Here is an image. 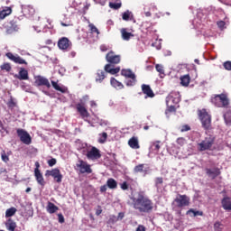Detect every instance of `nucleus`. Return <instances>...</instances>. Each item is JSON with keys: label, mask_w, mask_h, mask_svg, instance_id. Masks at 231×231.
Returning a JSON list of instances; mask_svg holds the SVG:
<instances>
[{"label": "nucleus", "mask_w": 231, "mask_h": 231, "mask_svg": "<svg viewBox=\"0 0 231 231\" xmlns=\"http://www.w3.org/2000/svg\"><path fill=\"white\" fill-rule=\"evenodd\" d=\"M132 201L133 208L140 214H151L154 210V202L149 199L145 191H138L137 196L132 198Z\"/></svg>", "instance_id": "f257e3e1"}, {"label": "nucleus", "mask_w": 231, "mask_h": 231, "mask_svg": "<svg viewBox=\"0 0 231 231\" xmlns=\"http://www.w3.org/2000/svg\"><path fill=\"white\" fill-rule=\"evenodd\" d=\"M207 136L204 138V140L201 141L198 144L199 151H211L212 146L214 143H216V135L213 134H208V132H206Z\"/></svg>", "instance_id": "f03ea898"}, {"label": "nucleus", "mask_w": 231, "mask_h": 231, "mask_svg": "<svg viewBox=\"0 0 231 231\" xmlns=\"http://www.w3.org/2000/svg\"><path fill=\"white\" fill-rule=\"evenodd\" d=\"M198 115L201 122L202 127L206 131H210V129H212V116L209 115L205 108L199 110Z\"/></svg>", "instance_id": "7ed1b4c3"}, {"label": "nucleus", "mask_w": 231, "mask_h": 231, "mask_svg": "<svg viewBox=\"0 0 231 231\" xmlns=\"http://www.w3.org/2000/svg\"><path fill=\"white\" fill-rule=\"evenodd\" d=\"M212 104L216 106V107H228L230 106V99H228V96L226 94H219L211 98Z\"/></svg>", "instance_id": "20e7f679"}, {"label": "nucleus", "mask_w": 231, "mask_h": 231, "mask_svg": "<svg viewBox=\"0 0 231 231\" xmlns=\"http://www.w3.org/2000/svg\"><path fill=\"white\" fill-rule=\"evenodd\" d=\"M189 205H190V198L187 195L179 194L172 202L173 208H183Z\"/></svg>", "instance_id": "39448f33"}, {"label": "nucleus", "mask_w": 231, "mask_h": 231, "mask_svg": "<svg viewBox=\"0 0 231 231\" xmlns=\"http://www.w3.org/2000/svg\"><path fill=\"white\" fill-rule=\"evenodd\" d=\"M45 176L46 178H50V176H51L56 183H62V173H60V170H59V168L47 170L45 171Z\"/></svg>", "instance_id": "423d86ee"}, {"label": "nucleus", "mask_w": 231, "mask_h": 231, "mask_svg": "<svg viewBox=\"0 0 231 231\" xmlns=\"http://www.w3.org/2000/svg\"><path fill=\"white\" fill-rule=\"evenodd\" d=\"M16 133L23 143L25 145H30V143H32V136L28 132H26V130L19 128L16 130Z\"/></svg>", "instance_id": "0eeeda50"}, {"label": "nucleus", "mask_w": 231, "mask_h": 231, "mask_svg": "<svg viewBox=\"0 0 231 231\" xmlns=\"http://www.w3.org/2000/svg\"><path fill=\"white\" fill-rule=\"evenodd\" d=\"M73 43L67 37H62L58 41V48L62 51H69Z\"/></svg>", "instance_id": "6e6552de"}, {"label": "nucleus", "mask_w": 231, "mask_h": 231, "mask_svg": "<svg viewBox=\"0 0 231 231\" xmlns=\"http://www.w3.org/2000/svg\"><path fill=\"white\" fill-rule=\"evenodd\" d=\"M76 167L79 169V172L81 174H91L93 170H91V165L88 164V162H84L83 160H79L76 164Z\"/></svg>", "instance_id": "1a4fd4ad"}, {"label": "nucleus", "mask_w": 231, "mask_h": 231, "mask_svg": "<svg viewBox=\"0 0 231 231\" xmlns=\"http://www.w3.org/2000/svg\"><path fill=\"white\" fill-rule=\"evenodd\" d=\"M4 28H5V32L8 35H12V33H15V32H19V25H17V22L10 21L4 24Z\"/></svg>", "instance_id": "9d476101"}, {"label": "nucleus", "mask_w": 231, "mask_h": 231, "mask_svg": "<svg viewBox=\"0 0 231 231\" xmlns=\"http://www.w3.org/2000/svg\"><path fill=\"white\" fill-rule=\"evenodd\" d=\"M86 156L88 160H100L102 158V153L100 150L95 146H92L88 152H87Z\"/></svg>", "instance_id": "9b49d317"}, {"label": "nucleus", "mask_w": 231, "mask_h": 231, "mask_svg": "<svg viewBox=\"0 0 231 231\" xmlns=\"http://www.w3.org/2000/svg\"><path fill=\"white\" fill-rule=\"evenodd\" d=\"M106 60L108 64H120V60H122V57L120 55H116L115 51H110L106 55Z\"/></svg>", "instance_id": "f8f14e48"}, {"label": "nucleus", "mask_w": 231, "mask_h": 231, "mask_svg": "<svg viewBox=\"0 0 231 231\" xmlns=\"http://www.w3.org/2000/svg\"><path fill=\"white\" fill-rule=\"evenodd\" d=\"M5 57H7L9 60L14 62V64H24V66H28V61L21 58V56H19L18 54L14 55V53L12 52H7L5 53Z\"/></svg>", "instance_id": "ddd939ff"}, {"label": "nucleus", "mask_w": 231, "mask_h": 231, "mask_svg": "<svg viewBox=\"0 0 231 231\" xmlns=\"http://www.w3.org/2000/svg\"><path fill=\"white\" fill-rule=\"evenodd\" d=\"M76 109L83 120L89 118V112H88V109L86 108V103L81 102L76 104Z\"/></svg>", "instance_id": "4468645a"}, {"label": "nucleus", "mask_w": 231, "mask_h": 231, "mask_svg": "<svg viewBox=\"0 0 231 231\" xmlns=\"http://www.w3.org/2000/svg\"><path fill=\"white\" fill-rule=\"evenodd\" d=\"M35 86H45L46 88H51V85L50 84V80L48 79L42 77V76H37L35 77V81H34Z\"/></svg>", "instance_id": "2eb2a0df"}, {"label": "nucleus", "mask_w": 231, "mask_h": 231, "mask_svg": "<svg viewBox=\"0 0 231 231\" xmlns=\"http://www.w3.org/2000/svg\"><path fill=\"white\" fill-rule=\"evenodd\" d=\"M206 174H208L209 178H212V180H216L217 176L221 174V170H219V168H206Z\"/></svg>", "instance_id": "dca6fc26"}, {"label": "nucleus", "mask_w": 231, "mask_h": 231, "mask_svg": "<svg viewBox=\"0 0 231 231\" xmlns=\"http://www.w3.org/2000/svg\"><path fill=\"white\" fill-rule=\"evenodd\" d=\"M14 79H18V80H28L30 79L28 70L24 68H21L18 74L14 75Z\"/></svg>", "instance_id": "f3484780"}, {"label": "nucleus", "mask_w": 231, "mask_h": 231, "mask_svg": "<svg viewBox=\"0 0 231 231\" xmlns=\"http://www.w3.org/2000/svg\"><path fill=\"white\" fill-rule=\"evenodd\" d=\"M141 88L143 95H146L149 98H154V92L151 88V86L143 84Z\"/></svg>", "instance_id": "a211bd4d"}, {"label": "nucleus", "mask_w": 231, "mask_h": 231, "mask_svg": "<svg viewBox=\"0 0 231 231\" xmlns=\"http://www.w3.org/2000/svg\"><path fill=\"white\" fill-rule=\"evenodd\" d=\"M149 167L145 168V164H138L134 168V174L143 172L144 176H147V174H149Z\"/></svg>", "instance_id": "6ab92c4d"}, {"label": "nucleus", "mask_w": 231, "mask_h": 231, "mask_svg": "<svg viewBox=\"0 0 231 231\" xmlns=\"http://www.w3.org/2000/svg\"><path fill=\"white\" fill-rule=\"evenodd\" d=\"M22 12H23V15L30 17V16L35 14V8H33V6H32V5H25L22 8Z\"/></svg>", "instance_id": "aec40b11"}, {"label": "nucleus", "mask_w": 231, "mask_h": 231, "mask_svg": "<svg viewBox=\"0 0 231 231\" xmlns=\"http://www.w3.org/2000/svg\"><path fill=\"white\" fill-rule=\"evenodd\" d=\"M34 176L36 178L38 185H41V187H44V185H46V181L44 180V177L42 176V173L41 171H38L36 170V172H34Z\"/></svg>", "instance_id": "412c9836"}, {"label": "nucleus", "mask_w": 231, "mask_h": 231, "mask_svg": "<svg viewBox=\"0 0 231 231\" xmlns=\"http://www.w3.org/2000/svg\"><path fill=\"white\" fill-rule=\"evenodd\" d=\"M5 227L8 231H15V228H17V223H15L14 219L8 218L5 222Z\"/></svg>", "instance_id": "4be33fe9"}, {"label": "nucleus", "mask_w": 231, "mask_h": 231, "mask_svg": "<svg viewBox=\"0 0 231 231\" xmlns=\"http://www.w3.org/2000/svg\"><path fill=\"white\" fill-rule=\"evenodd\" d=\"M128 145L131 147V149H139L140 143H138V137L133 136L128 141Z\"/></svg>", "instance_id": "5701e85b"}, {"label": "nucleus", "mask_w": 231, "mask_h": 231, "mask_svg": "<svg viewBox=\"0 0 231 231\" xmlns=\"http://www.w3.org/2000/svg\"><path fill=\"white\" fill-rule=\"evenodd\" d=\"M222 208L224 210H231V198L230 197H225L222 201Z\"/></svg>", "instance_id": "b1692460"}, {"label": "nucleus", "mask_w": 231, "mask_h": 231, "mask_svg": "<svg viewBox=\"0 0 231 231\" xmlns=\"http://www.w3.org/2000/svg\"><path fill=\"white\" fill-rule=\"evenodd\" d=\"M121 37H122L123 41H130L131 37H134V34H133L132 32H128L127 29L122 28L121 29Z\"/></svg>", "instance_id": "393cba45"}, {"label": "nucleus", "mask_w": 231, "mask_h": 231, "mask_svg": "<svg viewBox=\"0 0 231 231\" xmlns=\"http://www.w3.org/2000/svg\"><path fill=\"white\" fill-rule=\"evenodd\" d=\"M46 210L49 214H55L59 210V207L55 206L53 202H48Z\"/></svg>", "instance_id": "a878e982"}, {"label": "nucleus", "mask_w": 231, "mask_h": 231, "mask_svg": "<svg viewBox=\"0 0 231 231\" xmlns=\"http://www.w3.org/2000/svg\"><path fill=\"white\" fill-rule=\"evenodd\" d=\"M227 24H230V21L228 20V17H225L224 21L217 22V25L218 26L219 30H226Z\"/></svg>", "instance_id": "bb28decb"}, {"label": "nucleus", "mask_w": 231, "mask_h": 231, "mask_svg": "<svg viewBox=\"0 0 231 231\" xmlns=\"http://www.w3.org/2000/svg\"><path fill=\"white\" fill-rule=\"evenodd\" d=\"M110 84L113 88H116V89H124V85L122 82L116 80L115 78H111Z\"/></svg>", "instance_id": "cd10ccee"}, {"label": "nucleus", "mask_w": 231, "mask_h": 231, "mask_svg": "<svg viewBox=\"0 0 231 231\" xmlns=\"http://www.w3.org/2000/svg\"><path fill=\"white\" fill-rule=\"evenodd\" d=\"M12 14V7H5L4 10L0 11V21H3L5 17H8Z\"/></svg>", "instance_id": "c85d7f7f"}, {"label": "nucleus", "mask_w": 231, "mask_h": 231, "mask_svg": "<svg viewBox=\"0 0 231 231\" xmlns=\"http://www.w3.org/2000/svg\"><path fill=\"white\" fill-rule=\"evenodd\" d=\"M121 75L123 77H125L126 79H134V77H136V75L133 72L132 69H122Z\"/></svg>", "instance_id": "c756f323"}, {"label": "nucleus", "mask_w": 231, "mask_h": 231, "mask_svg": "<svg viewBox=\"0 0 231 231\" xmlns=\"http://www.w3.org/2000/svg\"><path fill=\"white\" fill-rule=\"evenodd\" d=\"M180 84L187 88L190 84V76L189 74H186L184 76L180 77Z\"/></svg>", "instance_id": "7c9ffc66"}, {"label": "nucleus", "mask_w": 231, "mask_h": 231, "mask_svg": "<svg viewBox=\"0 0 231 231\" xmlns=\"http://www.w3.org/2000/svg\"><path fill=\"white\" fill-rule=\"evenodd\" d=\"M106 187H108V189H116L118 182H116L115 179L110 178L106 180Z\"/></svg>", "instance_id": "2f4dec72"}, {"label": "nucleus", "mask_w": 231, "mask_h": 231, "mask_svg": "<svg viewBox=\"0 0 231 231\" xmlns=\"http://www.w3.org/2000/svg\"><path fill=\"white\" fill-rule=\"evenodd\" d=\"M17 213V208L12 207L5 211V217H13Z\"/></svg>", "instance_id": "473e14b6"}, {"label": "nucleus", "mask_w": 231, "mask_h": 231, "mask_svg": "<svg viewBox=\"0 0 231 231\" xmlns=\"http://www.w3.org/2000/svg\"><path fill=\"white\" fill-rule=\"evenodd\" d=\"M106 79V72L104 70H97L96 76V82H102Z\"/></svg>", "instance_id": "72a5a7b5"}, {"label": "nucleus", "mask_w": 231, "mask_h": 231, "mask_svg": "<svg viewBox=\"0 0 231 231\" xmlns=\"http://www.w3.org/2000/svg\"><path fill=\"white\" fill-rule=\"evenodd\" d=\"M187 216H191L193 217H196L197 216H203V211H196L194 208H190L187 211Z\"/></svg>", "instance_id": "f704fd0d"}, {"label": "nucleus", "mask_w": 231, "mask_h": 231, "mask_svg": "<svg viewBox=\"0 0 231 231\" xmlns=\"http://www.w3.org/2000/svg\"><path fill=\"white\" fill-rule=\"evenodd\" d=\"M0 69H2V71L10 72L12 71V65L8 62H5L0 66Z\"/></svg>", "instance_id": "c9c22d12"}, {"label": "nucleus", "mask_w": 231, "mask_h": 231, "mask_svg": "<svg viewBox=\"0 0 231 231\" xmlns=\"http://www.w3.org/2000/svg\"><path fill=\"white\" fill-rule=\"evenodd\" d=\"M99 138L97 140L98 143H106L107 141V133L103 132L101 134H99Z\"/></svg>", "instance_id": "e433bc0d"}, {"label": "nucleus", "mask_w": 231, "mask_h": 231, "mask_svg": "<svg viewBox=\"0 0 231 231\" xmlns=\"http://www.w3.org/2000/svg\"><path fill=\"white\" fill-rule=\"evenodd\" d=\"M52 87L56 91H60V93H66V88H62L59 84L55 81H51Z\"/></svg>", "instance_id": "4c0bfd02"}, {"label": "nucleus", "mask_w": 231, "mask_h": 231, "mask_svg": "<svg viewBox=\"0 0 231 231\" xmlns=\"http://www.w3.org/2000/svg\"><path fill=\"white\" fill-rule=\"evenodd\" d=\"M170 102H173V104H180V97L174 98L172 96H169L166 100L167 106H169Z\"/></svg>", "instance_id": "58836bf2"}, {"label": "nucleus", "mask_w": 231, "mask_h": 231, "mask_svg": "<svg viewBox=\"0 0 231 231\" xmlns=\"http://www.w3.org/2000/svg\"><path fill=\"white\" fill-rule=\"evenodd\" d=\"M130 79H127L125 81V85L127 87H133L136 85V76H134V78H129Z\"/></svg>", "instance_id": "ea45409f"}, {"label": "nucleus", "mask_w": 231, "mask_h": 231, "mask_svg": "<svg viewBox=\"0 0 231 231\" xmlns=\"http://www.w3.org/2000/svg\"><path fill=\"white\" fill-rule=\"evenodd\" d=\"M160 143H162V142H160V141L153 142L152 144V151H156V152H158V151H160V149L162 147L160 145Z\"/></svg>", "instance_id": "a19ab883"}, {"label": "nucleus", "mask_w": 231, "mask_h": 231, "mask_svg": "<svg viewBox=\"0 0 231 231\" xmlns=\"http://www.w3.org/2000/svg\"><path fill=\"white\" fill-rule=\"evenodd\" d=\"M0 133L2 136H6V134H8V129L5 127V125L2 121H0Z\"/></svg>", "instance_id": "79ce46f5"}, {"label": "nucleus", "mask_w": 231, "mask_h": 231, "mask_svg": "<svg viewBox=\"0 0 231 231\" xmlns=\"http://www.w3.org/2000/svg\"><path fill=\"white\" fill-rule=\"evenodd\" d=\"M109 7L112 8V10H118L122 8V3H109Z\"/></svg>", "instance_id": "37998d69"}, {"label": "nucleus", "mask_w": 231, "mask_h": 231, "mask_svg": "<svg viewBox=\"0 0 231 231\" xmlns=\"http://www.w3.org/2000/svg\"><path fill=\"white\" fill-rule=\"evenodd\" d=\"M15 106H17V103H15L14 100V97L11 96L9 101L7 102V107H9V109H14Z\"/></svg>", "instance_id": "c03bdc74"}, {"label": "nucleus", "mask_w": 231, "mask_h": 231, "mask_svg": "<svg viewBox=\"0 0 231 231\" xmlns=\"http://www.w3.org/2000/svg\"><path fill=\"white\" fill-rule=\"evenodd\" d=\"M88 28H90V32L97 33V35H100V31H98V28H97V26H95V24L90 23L88 25Z\"/></svg>", "instance_id": "a18cd8bd"}, {"label": "nucleus", "mask_w": 231, "mask_h": 231, "mask_svg": "<svg viewBox=\"0 0 231 231\" xmlns=\"http://www.w3.org/2000/svg\"><path fill=\"white\" fill-rule=\"evenodd\" d=\"M155 69L160 73V75H165V69H163V65L162 64H156Z\"/></svg>", "instance_id": "49530a36"}, {"label": "nucleus", "mask_w": 231, "mask_h": 231, "mask_svg": "<svg viewBox=\"0 0 231 231\" xmlns=\"http://www.w3.org/2000/svg\"><path fill=\"white\" fill-rule=\"evenodd\" d=\"M223 224L219 221L215 222L214 230L215 231H223Z\"/></svg>", "instance_id": "de8ad7c7"}, {"label": "nucleus", "mask_w": 231, "mask_h": 231, "mask_svg": "<svg viewBox=\"0 0 231 231\" xmlns=\"http://www.w3.org/2000/svg\"><path fill=\"white\" fill-rule=\"evenodd\" d=\"M224 119L226 122V124H231V110L227 111L225 115H224Z\"/></svg>", "instance_id": "09e8293b"}, {"label": "nucleus", "mask_w": 231, "mask_h": 231, "mask_svg": "<svg viewBox=\"0 0 231 231\" xmlns=\"http://www.w3.org/2000/svg\"><path fill=\"white\" fill-rule=\"evenodd\" d=\"M160 185H163V178H162V177H157V178L155 179V187H156L157 189H159V188H160Z\"/></svg>", "instance_id": "8fccbe9b"}, {"label": "nucleus", "mask_w": 231, "mask_h": 231, "mask_svg": "<svg viewBox=\"0 0 231 231\" xmlns=\"http://www.w3.org/2000/svg\"><path fill=\"white\" fill-rule=\"evenodd\" d=\"M1 158H2V161H4L5 163H8V162H10V157H8V155H6V152L5 151H3L1 152Z\"/></svg>", "instance_id": "3c124183"}, {"label": "nucleus", "mask_w": 231, "mask_h": 231, "mask_svg": "<svg viewBox=\"0 0 231 231\" xmlns=\"http://www.w3.org/2000/svg\"><path fill=\"white\" fill-rule=\"evenodd\" d=\"M130 17H131V12L126 11L123 14L122 19L123 21H129Z\"/></svg>", "instance_id": "603ef678"}, {"label": "nucleus", "mask_w": 231, "mask_h": 231, "mask_svg": "<svg viewBox=\"0 0 231 231\" xmlns=\"http://www.w3.org/2000/svg\"><path fill=\"white\" fill-rule=\"evenodd\" d=\"M177 143H178V145H180V147H183V145H185V143H186L185 138H183V137H179V138L177 139Z\"/></svg>", "instance_id": "864d4df0"}, {"label": "nucleus", "mask_w": 231, "mask_h": 231, "mask_svg": "<svg viewBox=\"0 0 231 231\" xmlns=\"http://www.w3.org/2000/svg\"><path fill=\"white\" fill-rule=\"evenodd\" d=\"M187 131H190L189 125H184L180 127V133H187Z\"/></svg>", "instance_id": "5fc2aeb1"}, {"label": "nucleus", "mask_w": 231, "mask_h": 231, "mask_svg": "<svg viewBox=\"0 0 231 231\" xmlns=\"http://www.w3.org/2000/svg\"><path fill=\"white\" fill-rule=\"evenodd\" d=\"M225 69H226L227 71H231V61H226L223 64Z\"/></svg>", "instance_id": "6e6d98bb"}, {"label": "nucleus", "mask_w": 231, "mask_h": 231, "mask_svg": "<svg viewBox=\"0 0 231 231\" xmlns=\"http://www.w3.org/2000/svg\"><path fill=\"white\" fill-rule=\"evenodd\" d=\"M116 73H120V67L112 68L110 70V75H116Z\"/></svg>", "instance_id": "4d7b16f0"}, {"label": "nucleus", "mask_w": 231, "mask_h": 231, "mask_svg": "<svg viewBox=\"0 0 231 231\" xmlns=\"http://www.w3.org/2000/svg\"><path fill=\"white\" fill-rule=\"evenodd\" d=\"M56 164H57V159L55 158H52L48 161L49 167H53V165H56Z\"/></svg>", "instance_id": "13d9d810"}, {"label": "nucleus", "mask_w": 231, "mask_h": 231, "mask_svg": "<svg viewBox=\"0 0 231 231\" xmlns=\"http://www.w3.org/2000/svg\"><path fill=\"white\" fill-rule=\"evenodd\" d=\"M111 69H113V65H111V63L105 66V71H106V73H111Z\"/></svg>", "instance_id": "bf43d9fd"}, {"label": "nucleus", "mask_w": 231, "mask_h": 231, "mask_svg": "<svg viewBox=\"0 0 231 231\" xmlns=\"http://www.w3.org/2000/svg\"><path fill=\"white\" fill-rule=\"evenodd\" d=\"M121 189H122V190H127L129 189V184H127V181H124L121 184Z\"/></svg>", "instance_id": "052dcab7"}, {"label": "nucleus", "mask_w": 231, "mask_h": 231, "mask_svg": "<svg viewBox=\"0 0 231 231\" xmlns=\"http://www.w3.org/2000/svg\"><path fill=\"white\" fill-rule=\"evenodd\" d=\"M58 220L59 223H64L65 219H64V215H62L61 213L58 214Z\"/></svg>", "instance_id": "680f3d73"}, {"label": "nucleus", "mask_w": 231, "mask_h": 231, "mask_svg": "<svg viewBox=\"0 0 231 231\" xmlns=\"http://www.w3.org/2000/svg\"><path fill=\"white\" fill-rule=\"evenodd\" d=\"M41 168V164L39 163V162H35V169H34V172H41V170H39Z\"/></svg>", "instance_id": "e2e57ef3"}, {"label": "nucleus", "mask_w": 231, "mask_h": 231, "mask_svg": "<svg viewBox=\"0 0 231 231\" xmlns=\"http://www.w3.org/2000/svg\"><path fill=\"white\" fill-rule=\"evenodd\" d=\"M168 111H169V113H175L176 107L171 105V106H170L168 107Z\"/></svg>", "instance_id": "0e129e2a"}, {"label": "nucleus", "mask_w": 231, "mask_h": 231, "mask_svg": "<svg viewBox=\"0 0 231 231\" xmlns=\"http://www.w3.org/2000/svg\"><path fill=\"white\" fill-rule=\"evenodd\" d=\"M107 50H109V47H108V46L104 45V44L100 46V51H103V52H104V51H107Z\"/></svg>", "instance_id": "69168bd1"}, {"label": "nucleus", "mask_w": 231, "mask_h": 231, "mask_svg": "<svg viewBox=\"0 0 231 231\" xmlns=\"http://www.w3.org/2000/svg\"><path fill=\"white\" fill-rule=\"evenodd\" d=\"M135 231H145V227L142 225H139Z\"/></svg>", "instance_id": "338daca9"}, {"label": "nucleus", "mask_w": 231, "mask_h": 231, "mask_svg": "<svg viewBox=\"0 0 231 231\" xmlns=\"http://www.w3.org/2000/svg\"><path fill=\"white\" fill-rule=\"evenodd\" d=\"M107 190V185H103L100 187V192H106Z\"/></svg>", "instance_id": "774afa93"}]
</instances>
